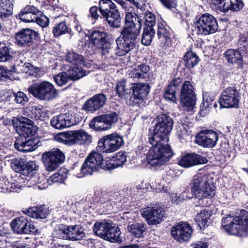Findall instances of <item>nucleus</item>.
I'll list each match as a JSON object with an SVG mask.
<instances>
[{
    "label": "nucleus",
    "instance_id": "obj_1",
    "mask_svg": "<svg viewBox=\"0 0 248 248\" xmlns=\"http://www.w3.org/2000/svg\"><path fill=\"white\" fill-rule=\"evenodd\" d=\"M153 130L148 133L149 142L151 144L146 158L153 167L161 166L169 161L174 155L169 143V135L172 130L173 120L167 113H161L155 119Z\"/></svg>",
    "mask_w": 248,
    "mask_h": 248
},
{
    "label": "nucleus",
    "instance_id": "obj_2",
    "mask_svg": "<svg viewBox=\"0 0 248 248\" xmlns=\"http://www.w3.org/2000/svg\"><path fill=\"white\" fill-rule=\"evenodd\" d=\"M135 13L125 12L124 26L120 32V35L116 40L117 44L116 54L124 56L131 51L140 39L142 19Z\"/></svg>",
    "mask_w": 248,
    "mask_h": 248
},
{
    "label": "nucleus",
    "instance_id": "obj_3",
    "mask_svg": "<svg viewBox=\"0 0 248 248\" xmlns=\"http://www.w3.org/2000/svg\"><path fill=\"white\" fill-rule=\"evenodd\" d=\"M190 190L196 194L198 201L197 206L209 207L213 202V198L216 195V188L213 185L209 182L205 174L198 173L195 175L190 183Z\"/></svg>",
    "mask_w": 248,
    "mask_h": 248
},
{
    "label": "nucleus",
    "instance_id": "obj_4",
    "mask_svg": "<svg viewBox=\"0 0 248 248\" xmlns=\"http://www.w3.org/2000/svg\"><path fill=\"white\" fill-rule=\"evenodd\" d=\"M221 224V228L229 235L246 237L248 234V212L241 209L234 216L227 214L222 218Z\"/></svg>",
    "mask_w": 248,
    "mask_h": 248
},
{
    "label": "nucleus",
    "instance_id": "obj_5",
    "mask_svg": "<svg viewBox=\"0 0 248 248\" xmlns=\"http://www.w3.org/2000/svg\"><path fill=\"white\" fill-rule=\"evenodd\" d=\"M98 10L101 14V18L106 20L111 28L118 29L121 26L123 17L116 4L111 0H100L98 8L96 6L90 8L91 17L94 19H97L99 17Z\"/></svg>",
    "mask_w": 248,
    "mask_h": 248
},
{
    "label": "nucleus",
    "instance_id": "obj_6",
    "mask_svg": "<svg viewBox=\"0 0 248 248\" xmlns=\"http://www.w3.org/2000/svg\"><path fill=\"white\" fill-rule=\"evenodd\" d=\"M112 191H108L104 188H100L94 190V194H88L85 201H80L76 203V206L83 207V211H89L90 210L101 209L104 207V205L107 206L110 201L112 200Z\"/></svg>",
    "mask_w": 248,
    "mask_h": 248
},
{
    "label": "nucleus",
    "instance_id": "obj_7",
    "mask_svg": "<svg viewBox=\"0 0 248 248\" xmlns=\"http://www.w3.org/2000/svg\"><path fill=\"white\" fill-rule=\"evenodd\" d=\"M93 230L97 235L109 242L113 243L118 241L119 239L120 229L110 220L96 222Z\"/></svg>",
    "mask_w": 248,
    "mask_h": 248
},
{
    "label": "nucleus",
    "instance_id": "obj_8",
    "mask_svg": "<svg viewBox=\"0 0 248 248\" xmlns=\"http://www.w3.org/2000/svg\"><path fill=\"white\" fill-rule=\"evenodd\" d=\"M27 91L33 97L41 100H51L58 94L53 85L47 81L33 83L29 87Z\"/></svg>",
    "mask_w": 248,
    "mask_h": 248
},
{
    "label": "nucleus",
    "instance_id": "obj_9",
    "mask_svg": "<svg viewBox=\"0 0 248 248\" xmlns=\"http://www.w3.org/2000/svg\"><path fill=\"white\" fill-rule=\"evenodd\" d=\"M106 160H104L102 155L96 152H91L85 158L80 171L83 175H92L94 172L100 169L107 170Z\"/></svg>",
    "mask_w": 248,
    "mask_h": 248
},
{
    "label": "nucleus",
    "instance_id": "obj_10",
    "mask_svg": "<svg viewBox=\"0 0 248 248\" xmlns=\"http://www.w3.org/2000/svg\"><path fill=\"white\" fill-rule=\"evenodd\" d=\"M124 143L123 136L115 132L104 136L100 139L98 142L97 150L103 153H113L118 150Z\"/></svg>",
    "mask_w": 248,
    "mask_h": 248
},
{
    "label": "nucleus",
    "instance_id": "obj_11",
    "mask_svg": "<svg viewBox=\"0 0 248 248\" xmlns=\"http://www.w3.org/2000/svg\"><path fill=\"white\" fill-rule=\"evenodd\" d=\"M198 35H208L217 31L218 25L217 20L213 16L205 13L202 14L195 22Z\"/></svg>",
    "mask_w": 248,
    "mask_h": 248
},
{
    "label": "nucleus",
    "instance_id": "obj_12",
    "mask_svg": "<svg viewBox=\"0 0 248 248\" xmlns=\"http://www.w3.org/2000/svg\"><path fill=\"white\" fill-rule=\"evenodd\" d=\"M241 96L235 87H228L221 93L218 99L220 109L238 108Z\"/></svg>",
    "mask_w": 248,
    "mask_h": 248
},
{
    "label": "nucleus",
    "instance_id": "obj_13",
    "mask_svg": "<svg viewBox=\"0 0 248 248\" xmlns=\"http://www.w3.org/2000/svg\"><path fill=\"white\" fill-rule=\"evenodd\" d=\"M118 120L119 115L115 111H111L94 117L89 123V126L96 131H106L118 122Z\"/></svg>",
    "mask_w": 248,
    "mask_h": 248
},
{
    "label": "nucleus",
    "instance_id": "obj_14",
    "mask_svg": "<svg viewBox=\"0 0 248 248\" xmlns=\"http://www.w3.org/2000/svg\"><path fill=\"white\" fill-rule=\"evenodd\" d=\"M65 159L64 153L58 148H53L42 154V159L48 171L55 170L62 164Z\"/></svg>",
    "mask_w": 248,
    "mask_h": 248
},
{
    "label": "nucleus",
    "instance_id": "obj_15",
    "mask_svg": "<svg viewBox=\"0 0 248 248\" xmlns=\"http://www.w3.org/2000/svg\"><path fill=\"white\" fill-rule=\"evenodd\" d=\"M180 99L182 106L187 111L192 110L195 108L196 94L190 81H184L180 90Z\"/></svg>",
    "mask_w": 248,
    "mask_h": 248
},
{
    "label": "nucleus",
    "instance_id": "obj_16",
    "mask_svg": "<svg viewBox=\"0 0 248 248\" xmlns=\"http://www.w3.org/2000/svg\"><path fill=\"white\" fill-rule=\"evenodd\" d=\"M150 85L147 83H134L131 84L129 100L132 106L140 107L145 103L149 93Z\"/></svg>",
    "mask_w": 248,
    "mask_h": 248
},
{
    "label": "nucleus",
    "instance_id": "obj_17",
    "mask_svg": "<svg viewBox=\"0 0 248 248\" xmlns=\"http://www.w3.org/2000/svg\"><path fill=\"white\" fill-rule=\"evenodd\" d=\"M193 232L192 227L188 222L181 221L171 227L170 234L174 240L182 244L190 241Z\"/></svg>",
    "mask_w": 248,
    "mask_h": 248
},
{
    "label": "nucleus",
    "instance_id": "obj_18",
    "mask_svg": "<svg viewBox=\"0 0 248 248\" xmlns=\"http://www.w3.org/2000/svg\"><path fill=\"white\" fill-rule=\"evenodd\" d=\"M12 169L24 176L32 177L36 174L38 166L35 161H27L26 158H15L11 162Z\"/></svg>",
    "mask_w": 248,
    "mask_h": 248
},
{
    "label": "nucleus",
    "instance_id": "obj_19",
    "mask_svg": "<svg viewBox=\"0 0 248 248\" xmlns=\"http://www.w3.org/2000/svg\"><path fill=\"white\" fill-rule=\"evenodd\" d=\"M177 164L181 167L187 169L194 166L206 164L207 158L195 152L182 153L177 159Z\"/></svg>",
    "mask_w": 248,
    "mask_h": 248
},
{
    "label": "nucleus",
    "instance_id": "obj_20",
    "mask_svg": "<svg viewBox=\"0 0 248 248\" xmlns=\"http://www.w3.org/2000/svg\"><path fill=\"white\" fill-rule=\"evenodd\" d=\"M10 226L13 232L17 234H37L39 233L38 229L33 223L23 216L13 219L10 223Z\"/></svg>",
    "mask_w": 248,
    "mask_h": 248
},
{
    "label": "nucleus",
    "instance_id": "obj_21",
    "mask_svg": "<svg viewBox=\"0 0 248 248\" xmlns=\"http://www.w3.org/2000/svg\"><path fill=\"white\" fill-rule=\"evenodd\" d=\"M157 35L161 47L167 49L171 46L174 39L173 31L163 20L157 22Z\"/></svg>",
    "mask_w": 248,
    "mask_h": 248
},
{
    "label": "nucleus",
    "instance_id": "obj_22",
    "mask_svg": "<svg viewBox=\"0 0 248 248\" xmlns=\"http://www.w3.org/2000/svg\"><path fill=\"white\" fill-rule=\"evenodd\" d=\"M89 38L92 45L101 50L103 55H105L108 52V48L110 47V43L106 32L94 29L92 31Z\"/></svg>",
    "mask_w": 248,
    "mask_h": 248
},
{
    "label": "nucleus",
    "instance_id": "obj_23",
    "mask_svg": "<svg viewBox=\"0 0 248 248\" xmlns=\"http://www.w3.org/2000/svg\"><path fill=\"white\" fill-rule=\"evenodd\" d=\"M217 133L213 130H202L195 136V142L198 145L204 148L215 147L218 140Z\"/></svg>",
    "mask_w": 248,
    "mask_h": 248
},
{
    "label": "nucleus",
    "instance_id": "obj_24",
    "mask_svg": "<svg viewBox=\"0 0 248 248\" xmlns=\"http://www.w3.org/2000/svg\"><path fill=\"white\" fill-rule=\"evenodd\" d=\"M38 32L29 28L22 29L15 33L16 44L20 46L31 47L38 37Z\"/></svg>",
    "mask_w": 248,
    "mask_h": 248
},
{
    "label": "nucleus",
    "instance_id": "obj_25",
    "mask_svg": "<svg viewBox=\"0 0 248 248\" xmlns=\"http://www.w3.org/2000/svg\"><path fill=\"white\" fill-rule=\"evenodd\" d=\"M141 214L149 225H156L161 221L165 211L164 208L156 205L143 208Z\"/></svg>",
    "mask_w": 248,
    "mask_h": 248
},
{
    "label": "nucleus",
    "instance_id": "obj_26",
    "mask_svg": "<svg viewBox=\"0 0 248 248\" xmlns=\"http://www.w3.org/2000/svg\"><path fill=\"white\" fill-rule=\"evenodd\" d=\"M107 96L103 93L93 95L83 105L82 110L87 113H93L104 107L107 101Z\"/></svg>",
    "mask_w": 248,
    "mask_h": 248
},
{
    "label": "nucleus",
    "instance_id": "obj_27",
    "mask_svg": "<svg viewBox=\"0 0 248 248\" xmlns=\"http://www.w3.org/2000/svg\"><path fill=\"white\" fill-rule=\"evenodd\" d=\"M183 82L182 78L179 76L174 77L165 88L164 98L175 103L176 102V93L177 92H180Z\"/></svg>",
    "mask_w": 248,
    "mask_h": 248
},
{
    "label": "nucleus",
    "instance_id": "obj_28",
    "mask_svg": "<svg viewBox=\"0 0 248 248\" xmlns=\"http://www.w3.org/2000/svg\"><path fill=\"white\" fill-rule=\"evenodd\" d=\"M65 61L71 63L68 69H73L78 74L82 73L81 74H84V77L86 75V71L83 69L85 61L82 55L73 51L68 52L65 56Z\"/></svg>",
    "mask_w": 248,
    "mask_h": 248
},
{
    "label": "nucleus",
    "instance_id": "obj_29",
    "mask_svg": "<svg viewBox=\"0 0 248 248\" xmlns=\"http://www.w3.org/2000/svg\"><path fill=\"white\" fill-rule=\"evenodd\" d=\"M18 133L20 137L31 138L36 133L38 127L34 125V122L30 119L22 117L19 119Z\"/></svg>",
    "mask_w": 248,
    "mask_h": 248
},
{
    "label": "nucleus",
    "instance_id": "obj_30",
    "mask_svg": "<svg viewBox=\"0 0 248 248\" xmlns=\"http://www.w3.org/2000/svg\"><path fill=\"white\" fill-rule=\"evenodd\" d=\"M39 140L35 138H17L14 143V147L18 151L30 152L35 150L38 146Z\"/></svg>",
    "mask_w": 248,
    "mask_h": 248
},
{
    "label": "nucleus",
    "instance_id": "obj_31",
    "mask_svg": "<svg viewBox=\"0 0 248 248\" xmlns=\"http://www.w3.org/2000/svg\"><path fill=\"white\" fill-rule=\"evenodd\" d=\"M81 73L78 74L73 69H67V72H62L54 76V80L57 85L62 86L66 84L69 79L76 81L83 78L84 74Z\"/></svg>",
    "mask_w": 248,
    "mask_h": 248
},
{
    "label": "nucleus",
    "instance_id": "obj_32",
    "mask_svg": "<svg viewBox=\"0 0 248 248\" xmlns=\"http://www.w3.org/2000/svg\"><path fill=\"white\" fill-rule=\"evenodd\" d=\"M71 145H84L91 142L92 137L83 129L70 131Z\"/></svg>",
    "mask_w": 248,
    "mask_h": 248
},
{
    "label": "nucleus",
    "instance_id": "obj_33",
    "mask_svg": "<svg viewBox=\"0 0 248 248\" xmlns=\"http://www.w3.org/2000/svg\"><path fill=\"white\" fill-rule=\"evenodd\" d=\"M224 56L229 63L236 64L238 69L243 68V59L239 49H228L225 51Z\"/></svg>",
    "mask_w": 248,
    "mask_h": 248
},
{
    "label": "nucleus",
    "instance_id": "obj_34",
    "mask_svg": "<svg viewBox=\"0 0 248 248\" xmlns=\"http://www.w3.org/2000/svg\"><path fill=\"white\" fill-rule=\"evenodd\" d=\"M126 161V155L124 152L120 151L115 156H112L109 160H106V165L108 170H111L117 168L123 165Z\"/></svg>",
    "mask_w": 248,
    "mask_h": 248
},
{
    "label": "nucleus",
    "instance_id": "obj_35",
    "mask_svg": "<svg viewBox=\"0 0 248 248\" xmlns=\"http://www.w3.org/2000/svg\"><path fill=\"white\" fill-rule=\"evenodd\" d=\"M200 60L196 53L192 50H188L183 56L182 62L184 63L185 68L190 71L199 63Z\"/></svg>",
    "mask_w": 248,
    "mask_h": 248
},
{
    "label": "nucleus",
    "instance_id": "obj_36",
    "mask_svg": "<svg viewBox=\"0 0 248 248\" xmlns=\"http://www.w3.org/2000/svg\"><path fill=\"white\" fill-rule=\"evenodd\" d=\"M214 100L215 96L210 93H206L203 95L202 101L200 105V110L198 113L201 117H204L209 113L210 109L212 107Z\"/></svg>",
    "mask_w": 248,
    "mask_h": 248
},
{
    "label": "nucleus",
    "instance_id": "obj_37",
    "mask_svg": "<svg viewBox=\"0 0 248 248\" xmlns=\"http://www.w3.org/2000/svg\"><path fill=\"white\" fill-rule=\"evenodd\" d=\"M212 214V212L209 209L201 210L200 212L197 214L195 217L198 227L200 230H203L208 226V221Z\"/></svg>",
    "mask_w": 248,
    "mask_h": 248
},
{
    "label": "nucleus",
    "instance_id": "obj_38",
    "mask_svg": "<svg viewBox=\"0 0 248 248\" xmlns=\"http://www.w3.org/2000/svg\"><path fill=\"white\" fill-rule=\"evenodd\" d=\"M67 240L75 241L80 240L85 236L83 229L80 224H68Z\"/></svg>",
    "mask_w": 248,
    "mask_h": 248
},
{
    "label": "nucleus",
    "instance_id": "obj_39",
    "mask_svg": "<svg viewBox=\"0 0 248 248\" xmlns=\"http://www.w3.org/2000/svg\"><path fill=\"white\" fill-rule=\"evenodd\" d=\"M147 225L144 223H136L128 226L127 229L131 236L135 238H141L147 230Z\"/></svg>",
    "mask_w": 248,
    "mask_h": 248
},
{
    "label": "nucleus",
    "instance_id": "obj_40",
    "mask_svg": "<svg viewBox=\"0 0 248 248\" xmlns=\"http://www.w3.org/2000/svg\"><path fill=\"white\" fill-rule=\"evenodd\" d=\"M52 33L55 38H59L61 36L68 33L73 35L71 29L65 21H61L55 24L52 29Z\"/></svg>",
    "mask_w": 248,
    "mask_h": 248
},
{
    "label": "nucleus",
    "instance_id": "obj_41",
    "mask_svg": "<svg viewBox=\"0 0 248 248\" xmlns=\"http://www.w3.org/2000/svg\"><path fill=\"white\" fill-rule=\"evenodd\" d=\"M149 70V65L142 63L133 69L129 75L133 78L144 79L146 78Z\"/></svg>",
    "mask_w": 248,
    "mask_h": 248
},
{
    "label": "nucleus",
    "instance_id": "obj_42",
    "mask_svg": "<svg viewBox=\"0 0 248 248\" xmlns=\"http://www.w3.org/2000/svg\"><path fill=\"white\" fill-rule=\"evenodd\" d=\"M13 0H0V18L5 19L12 15Z\"/></svg>",
    "mask_w": 248,
    "mask_h": 248
},
{
    "label": "nucleus",
    "instance_id": "obj_43",
    "mask_svg": "<svg viewBox=\"0 0 248 248\" xmlns=\"http://www.w3.org/2000/svg\"><path fill=\"white\" fill-rule=\"evenodd\" d=\"M69 229L68 223L57 224L53 229L52 236L54 238L67 240V231Z\"/></svg>",
    "mask_w": 248,
    "mask_h": 248
},
{
    "label": "nucleus",
    "instance_id": "obj_44",
    "mask_svg": "<svg viewBox=\"0 0 248 248\" xmlns=\"http://www.w3.org/2000/svg\"><path fill=\"white\" fill-rule=\"evenodd\" d=\"M244 3L242 0H228L223 4V12H227L229 10L237 12L243 9Z\"/></svg>",
    "mask_w": 248,
    "mask_h": 248
},
{
    "label": "nucleus",
    "instance_id": "obj_45",
    "mask_svg": "<svg viewBox=\"0 0 248 248\" xmlns=\"http://www.w3.org/2000/svg\"><path fill=\"white\" fill-rule=\"evenodd\" d=\"M66 115L65 113H62L55 116L50 121V125L54 128L58 129H62L67 127Z\"/></svg>",
    "mask_w": 248,
    "mask_h": 248
},
{
    "label": "nucleus",
    "instance_id": "obj_46",
    "mask_svg": "<svg viewBox=\"0 0 248 248\" xmlns=\"http://www.w3.org/2000/svg\"><path fill=\"white\" fill-rule=\"evenodd\" d=\"M126 80L122 79L121 80L117 82L115 87V92L119 98L123 99L125 97L126 95L130 94V88L128 89H126Z\"/></svg>",
    "mask_w": 248,
    "mask_h": 248
},
{
    "label": "nucleus",
    "instance_id": "obj_47",
    "mask_svg": "<svg viewBox=\"0 0 248 248\" xmlns=\"http://www.w3.org/2000/svg\"><path fill=\"white\" fill-rule=\"evenodd\" d=\"M15 65H10L8 66L0 65V80L7 81L10 79V77L16 72Z\"/></svg>",
    "mask_w": 248,
    "mask_h": 248
},
{
    "label": "nucleus",
    "instance_id": "obj_48",
    "mask_svg": "<svg viewBox=\"0 0 248 248\" xmlns=\"http://www.w3.org/2000/svg\"><path fill=\"white\" fill-rule=\"evenodd\" d=\"M239 48L238 49L248 57V34L245 33H241L239 35L238 41Z\"/></svg>",
    "mask_w": 248,
    "mask_h": 248
},
{
    "label": "nucleus",
    "instance_id": "obj_49",
    "mask_svg": "<svg viewBox=\"0 0 248 248\" xmlns=\"http://www.w3.org/2000/svg\"><path fill=\"white\" fill-rule=\"evenodd\" d=\"M10 47L3 41H0V62L11 60L13 57L10 53Z\"/></svg>",
    "mask_w": 248,
    "mask_h": 248
},
{
    "label": "nucleus",
    "instance_id": "obj_50",
    "mask_svg": "<svg viewBox=\"0 0 248 248\" xmlns=\"http://www.w3.org/2000/svg\"><path fill=\"white\" fill-rule=\"evenodd\" d=\"M155 34L154 29L144 28L141 40V43L146 46H149Z\"/></svg>",
    "mask_w": 248,
    "mask_h": 248
},
{
    "label": "nucleus",
    "instance_id": "obj_51",
    "mask_svg": "<svg viewBox=\"0 0 248 248\" xmlns=\"http://www.w3.org/2000/svg\"><path fill=\"white\" fill-rule=\"evenodd\" d=\"M156 16L150 11L146 12L142 19L143 20L144 28L154 29L155 24Z\"/></svg>",
    "mask_w": 248,
    "mask_h": 248
},
{
    "label": "nucleus",
    "instance_id": "obj_52",
    "mask_svg": "<svg viewBox=\"0 0 248 248\" xmlns=\"http://www.w3.org/2000/svg\"><path fill=\"white\" fill-rule=\"evenodd\" d=\"M68 170L65 169H61L58 172L51 176L50 179L53 183H62L67 177Z\"/></svg>",
    "mask_w": 248,
    "mask_h": 248
},
{
    "label": "nucleus",
    "instance_id": "obj_53",
    "mask_svg": "<svg viewBox=\"0 0 248 248\" xmlns=\"http://www.w3.org/2000/svg\"><path fill=\"white\" fill-rule=\"evenodd\" d=\"M65 115L66 117V121L67 127L76 125L81 122L82 120V118L79 116V115L77 113H65Z\"/></svg>",
    "mask_w": 248,
    "mask_h": 248
},
{
    "label": "nucleus",
    "instance_id": "obj_54",
    "mask_svg": "<svg viewBox=\"0 0 248 248\" xmlns=\"http://www.w3.org/2000/svg\"><path fill=\"white\" fill-rule=\"evenodd\" d=\"M14 101L16 103L22 105H25L29 101V98L24 92L18 91L17 93H13Z\"/></svg>",
    "mask_w": 248,
    "mask_h": 248
},
{
    "label": "nucleus",
    "instance_id": "obj_55",
    "mask_svg": "<svg viewBox=\"0 0 248 248\" xmlns=\"http://www.w3.org/2000/svg\"><path fill=\"white\" fill-rule=\"evenodd\" d=\"M55 139L59 142L62 143L66 145H71V142L70 141V131L57 134L55 137Z\"/></svg>",
    "mask_w": 248,
    "mask_h": 248
},
{
    "label": "nucleus",
    "instance_id": "obj_56",
    "mask_svg": "<svg viewBox=\"0 0 248 248\" xmlns=\"http://www.w3.org/2000/svg\"><path fill=\"white\" fill-rule=\"evenodd\" d=\"M37 211V205L36 206H31L28 208H23L22 210V211L24 214L35 219H38L39 217V214Z\"/></svg>",
    "mask_w": 248,
    "mask_h": 248
},
{
    "label": "nucleus",
    "instance_id": "obj_57",
    "mask_svg": "<svg viewBox=\"0 0 248 248\" xmlns=\"http://www.w3.org/2000/svg\"><path fill=\"white\" fill-rule=\"evenodd\" d=\"M165 8L172 10L177 6V0H157Z\"/></svg>",
    "mask_w": 248,
    "mask_h": 248
},
{
    "label": "nucleus",
    "instance_id": "obj_58",
    "mask_svg": "<svg viewBox=\"0 0 248 248\" xmlns=\"http://www.w3.org/2000/svg\"><path fill=\"white\" fill-rule=\"evenodd\" d=\"M18 17L21 20L25 22H32L35 18L32 14L28 13L26 11L22 9L18 13Z\"/></svg>",
    "mask_w": 248,
    "mask_h": 248
},
{
    "label": "nucleus",
    "instance_id": "obj_59",
    "mask_svg": "<svg viewBox=\"0 0 248 248\" xmlns=\"http://www.w3.org/2000/svg\"><path fill=\"white\" fill-rule=\"evenodd\" d=\"M39 214L38 219H44L46 218L49 214L48 208L45 204L37 205Z\"/></svg>",
    "mask_w": 248,
    "mask_h": 248
},
{
    "label": "nucleus",
    "instance_id": "obj_60",
    "mask_svg": "<svg viewBox=\"0 0 248 248\" xmlns=\"http://www.w3.org/2000/svg\"><path fill=\"white\" fill-rule=\"evenodd\" d=\"M22 9L24 11H26L28 13L32 14V15H33L34 16H36V15L42 16L43 15V12L38 9L36 7H34L33 5L28 4L26 5V6Z\"/></svg>",
    "mask_w": 248,
    "mask_h": 248
},
{
    "label": "nucleus",
    "instance_id": "obj_61",
    "mask_svg": "<svg viewBox=\"0 0 248 248\" xmlns=\"http://www.w3.org/2000/svg\"><path fill=\"white\" fill-rule=\"evenodd\" d=\"M10 182L5 178H0V192L7 193L8 192Z\"/></svg>",
    "mask_w": 248,
    "mask_h": 248
},
{
    "label": "nucleus",
    "instance_id": "obj_62",
    "mask_svg": "<svg viewBox=\"0 0 248 248\" xmlns=\"http://www.w3.org/2000/svg\"><path fill=\"white\" fill-rule=\"evenodd\" d=\"M43 15L42 16H35L33 22H36L38 25L42 27H46L49 23V20L45 16L44 17L45 20L42 19Z\"/></svg>",
    "mask_w": 248,
    "mask_h": 248
},
{
    "label": "nucleus",
    "instance_id": "obj_63",
    "mask_svg": "<svg viewBox=\"0 0 248 248\" xmlns=\"http://www.w3.org/2000/svg\"><path fill=\"white\" fill-rule=\"evenodd\" d=\"M26 68L28 69L26 73H29V75L36 76L37 73L38 68L34 67L32 64L29 62L25 63Z\"/></svg>",
    "mask_w": 248,
    "mask_h": 248
},
{
    "label": "nucleus",
    "instance_id": "obj_64",
    "mask_svg": "<svg viewBox=\"0 0 248 248\" xmlns=\"http://www.w3.org/2000/svg\"><path fill=\"white\" fill-rule=\"evenodd\" d=\"M40 112H41V108L38 107H33L32 108L31 116V117L34 120H39Z\"/></svg>",
    "mask_w": 248,
    "mask_h": 248
}]
</instances>
